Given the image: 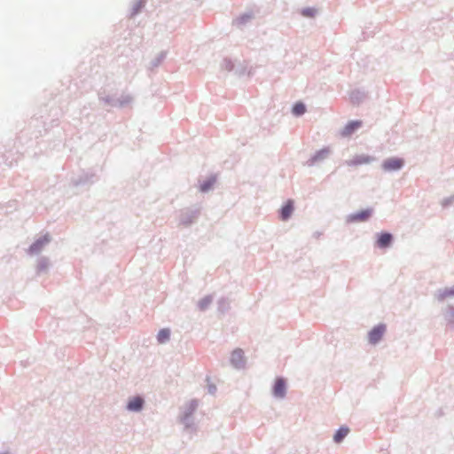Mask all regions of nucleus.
Instances as JSON below:
<instances>
[{
  "label": "nucleus",
  "instance_id": "f257e3e1",
  "mask_svg": "<svg viewBox=\"0 0 454 454\" xmlns=\"http://www.w3.org/2000/svg\"><path fill=\"white\" fill-rule=\"evenodd\" d=\"M374 209L373 207H366L359 209L354 213H351L347 215L346 222L348 223H364L369 221L373 215Z\"/></svg>",
  "mask_w": 454,
  "mask_h": 454
},
{
  "label": "nucleus",
  "instance_id": "f03ea898",
  "mask_svg": "<svg viewBox=\"0 0 454 454\" xmlns=\"http://www.w3.org/2000/svg\"><path fill=\"white\" fill-rule=\"evenodd\" d=\"M395 241L393 233L387 231H381L375 235L374 247L382 250L390 248Z\"/></svg>",
  "mask_w": 454,
  "mask_h": 454
},
{
  "label": "nucleus",
  "instance_id": "7ed1b4c3",
  "mask_svg": "<svg viewBox=\"0 0 454 454\" xmlns=\"http://www.w3.org/2000/svg\"><path fill=\"white\" fill-rule=\"evenodd\" d=\"M405 165V160L402 157H389L385 159L381 163V168L384 172H397Z\"/></svg>",
  "mask_w": 454,
  "mask_h": 454
},
{
  "label": "nucleus",
  "instance_id": "20e7f679",
  "mask_svg": "<svg viewBox=\"0 0 454 454\" xmlns=\"http://www.w3.org/2000/svg\"><path fill=\"white\" fill-rule=\"evenodd\" d=\"M387 331V325L384 323H379L378 325H374L369 332H368V342L372 345H376L380 343V341L382 340L385 333Z\"/></svg>",
  "mask_w": 454,
  "mask_h": 454
},
{
  "label": "nucleus",
  "instance_id": "39448f33",
  "mask_svg": "<svg viewBox=\"0 0 454 454\" xmlns=\"http://www.w3.org/2000/svg\"><path fill=\"white\" fill-rule=\"evenodd\" d=\"M363 126V121L361 120H351L348 121L340 134L342 137H349L355 134Z\"/></svg>",
  "mask_w": 454,
  "mask_h": 454
},
{
  "label": "nucleus",
  "instance_id": "423d86ee",
  "mask_svg": "<svg viewBox=\"0 0 454 454\" xmlns=\"http://www.w3.org/2000/svg\"><path fill=\"white\" fill-rule=\"evenodd\" d=\"M375 160V157L368 154H356L352 159L346 160L345 164L350 167H356L363 164H369Z\"/></svg>",
  "mask_w": 454,
  "mask_h": 454
},
{
  "label": "nucleus",
  "instance_id": "0eeeda50",
  "mask_svg": "<svg viewBox=\"0 0 454 454\" xmlns=\"http://www.w3.org/2000/svg\"><path fill=\"white\" fill-rule=\"evenodd\" d=\"M286 385L283 379H277L273 387V394L276 397L283 398L286 395Z\"/></svg>",
  "mask_w": 454,
  "mask_h": 454
},
{
  "label": "nucleus",
  "instance_id": "6e6552de",
  "mask_svg": "<svg viewBox=\"0 0 454 454\" xmlns=\"http://www.w3.org/2000/svg\"><path fill=\"white\" fill-rule=\"evenodd\" d=\"M333 153L331 146H324L323 148L314 152V164L325 160Z\"/></svg>",
  "mask_w": 454,
  "mask_h": 454
},
{
  "label": "nucleus",
  "instance_id": "1a4fd4ad",
  "mask_svg": "<svg viewBox=\"0 0 454 454\" xmlns=\"http://www.w3.org/2000/svg\"><path fill=\"white\" fill-rule=\"evenodd\" d=\"M349 427L346 425L340 426L333 434V439L335 443H340L349 433Z\"/></svg>",
  "mask_w": 454,
  "mask_h": 454
},
{
  "label": "nucleus",
  "instance_id": "9d476101",
  "mask_svg": "<svg viewBox=\"0 0 454 454\" xmlns=\"http://www.w3.org/2000/svg\"><path fill=\"white\" fill-rule=\"evenodd\" d=\"M435 297L438 301H443L446 298L454 297V286L438 289Z\"/></svg>",
  "mask_w": 454,
  "mask_h": 454
},
{
  "label": "nucleus",
  "instance_id": "9b49d317",
  "mask_svg": "<svg viewBox=\"0 0 454 454\" xmlns=\"http://www.w3.org/2000/svg\"><path fill=\"white\" fill-rule=\"evenodd\" d=\"M294 212V202L288 200L280 209V218L283 221H286Z\"/></svg>",
  "mask_w": 454,
  "mask_h": 454
},
{
  "label": "nucleus",
  "instance_id": "f8f14e48",
  "mask_svg": "<svg viewBox=\"0 0 454 454\" xmlns=\"http://www.w3.org/2000/svg\"><path fill=\"white\" fill-rule=\"evenodd\" d=\"M231 361L235 367H241L244 364L243 351L241 349L234 350L231 354Z\"/></svg>",
  "mask_w": 454,
  "mask_h": 454
},
{
  "label": "nucleus",
  "instance_id": "ddd939ff",
  "mask_svg": "<svg viewBox=\"0 0 454 454\" xmlns=\"http://www.w3.org/2000/svg\"><path fill=\"white\" fill-rule=\"evenodd\" d=\"M49 242L50 237L48 235L43 236L42 239H39L34 244L31 245L29 248L30 253L34 254L39 252L41 248Z\"/></svg>",
  "mask_w": 454,
  "mask_h": 454
},
{
  "label": "nucleus",
  "instance_id": "4468645a",
  "mask_svg": "<svg viewBox=\"0 0 454 454\" xmlns=\"http://www.w3.org/2000/svg\"><path fill=\"white\" fill-rule=\"evenodd\" d=\"M349 98L353 105H359L364 100L366 95L362 90H355L351 91Z\"/></svg>",
  "mask_w": 454,
  "mask_h": 454
},
{
  "label": "nucleus",
  "instance_id": "2eb2a0df",
  "mask_svg": "<svg viewBox=\"0 0 454 454\" xmlns=\"http://www.w3.org/2000/svg\"><path fill=\"white\" fill-rule=\"evenodd\" d=\"M143 403H144V401L141 397H138V396L134 397L129 402L128 409L129 411H137L141 410Z\"/></svg>",
  "mask_w": 454,
  "mask_h": 454
},
{
  "label": "nucleus",
  "instance_id": "dca6fc26",
  "mask_svg": "<svg viewBox=\"0 0 454 454\" xmlns=\"http://www.w3.org/2000/svg\"><path fill=\"white\" fill-rule=\"evenodd\" d=\"M445 320L449 325H454V306L449 305L447 308V312L444 314Z\"/></svg>",
  "mask_w": 454,
  "mask_h": 454
},
{
  "label": "nucleus",
  "instance_id": "f3484780",
  "mask_svg": "<svg viewBox=\"0 0 454 454\" xmlns=\"http://www.w3.org/2000/svg\"><path fill=\"white\" fill-rule=\"evenodd\" d=\"M169 337H170L169 330L168 329H161L158 333L157 339L160 343H164L169 340Z\"/></svg>",
  "mask_w": 454,
  "mask_h": 454
},
{
  "label": "nucleus",
  "instance_id": "a211bd4d",
  "mask_svg": "<svg viewBox=\"0 0 454 454\" xmlns=\"http://www.w3.org/2000/svg\"><path fill=\"white\" fill-rule=\"evenodd\" d=\"M305 111H306L305 106L300 102L296 103L292 109L293 114L296 116H300V115L303 114L305 113Z\"/></svg>",
  "mask_w": 454,
  "mask_h": 454
},
{
  "label": "nucleus",
  "instance_id": "6ab92c4d",
  "mask_svg": "<svg viewBox=\"0 0 454 454\" xmlns=\"http://www.w3.org/2000/svg\"><path fill=\"white\" fill-rule=\"evenodd\" d=\"M454 202V195H451L450 197L444 198L442 201V207H448L451 206Z\"/></svg>",
  "mask_w": 454,
  "mask_h": 454
},
{
  "label": "nucleus",
  "instance_id": "aec40b11",
  "mask_svg": "<svg viewBox=\"0 0 454 454\" xmlns=\"http://www.w3.org/2000/svg\"><path fill=\"white\" fill-rule=\"evenodd\" d=\"M303 14H304V15H306V16H310V12H309V10H308V11H305V12H303Z\"/></svg>",
  "mask_w": 454,
  "mask_h": 454
},
{
  "label": "nucleus",
  "instance_id": "412c9836",
  "mask_svg": "<svg viewBox=\"0 0 454 454\" xmlns=\"http://www.w3.org/2000/svg\"><path fill=\"white\" fill-rule=\"evenodd\" d=\"M313 13H314V18L316 17L317 13V10L316 7H314V11H313Z\"/></svg>",
  "mask_w": 454,
  "mask_h": 454
}]
</instances>
